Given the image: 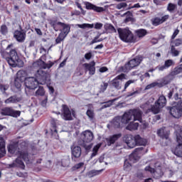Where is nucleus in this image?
<instances>
[{
	"label": "nucleus",
	"instance_id": "f257e3e1",
	"mask_svg": "<svg viewBox=\"0 0 182 182\" xmlns=\"http://www.w3.org/2000/svg\"><path fill=\"white\" fill-rule=\"evenodd\" d=\"M53 66V63H45L43 60H38L32 65V69H39L36 71L35 76L36 80L38 81L40 85H46L50 80L49 73L42 69H50Z\"/></svg>",
	"mask_w": 182,
	"mask_h": 182
},
{
	"label": "nucleus",
	"instance_id": "f03ea898",
	"mask_svg": "<svg viewBox=\"0 0 182 182\" xmlns=\"http://www.w3.org/2000/svg\"><path fill=\"white\" fill-rule=\"evenodd\" d=\"M8 151L11 153V154H17V159L13 161L12 164L9 165L10 168H13L14 167H19V168H22L23 170L25 168V164L21 159H22L24 161H29V156L28 155V152L26 151H18V144L11 143L8 146Z\"/></svg>",
	"mask_w": 182,
	"mask_h": 182
},
{
	"label": "nucleus",
	"instance_id": "7ed1b4c3",
	"mask_svg": "<svg viewBox=\"0 0 182 182\" xmlns=\"http://www.w3.org/2000/svg\"><path fill=\"white\" fill-rule=\"evenodd\" d=\"M153 103H154V98L151 97L145 104L141 105V108L147 110V112H152L154 114H157V113H160V109L166 106L167 100L166 97L161 95L155 102L154 105Z\"/></svg>",
	"mask_w": 182,
	"mask_h": 182
},
{
	"label": "nucleus",
	"instance_id": "20e7f679",
	"mask_svg": "<svg viewBox=\"0 0 182 182\" xmlns=\"http://www.w3.org/2000/svg\"><path fill=\"white\" fill-rule=\"evenodd\" d=\"M143 112L139 109H130L129 112H125L121 117L122 124L126 126L129 122L132 120H138L141 123V116Z\"/></svg>",
	"mask_w": 182,
	"mask_h": 182
},
{
	"label": "nucleus",
	"instance_id": "39448f33",
	"mask_svg": "<svg viewBox=\"0 0 182 182\" xmlns=\"http://www.w3.org/2000/svg\"><path fill=\"white\" fill-rule=\"evenodd\" d=\"M10 58H7V62L9 66H12V68H22L23 66V61L20 59L19 56H18V53H16V50L12 49L9 52Z\"/></svg>",
	"mask_w": 182,
	"mask_h": 182
},
{
	"label": "nucleus",
	"instance_id": "423d86ee",
	"mask_svg": "<svg viewBox=\"0 0 182 182\" xmlns=\"http://www.w3.org/2000/svg\"><path fill=\"white\" fill-rule=\"evenodd\" d=\"M118 35L119 36V39L122 41L123 42H135L134 41V36H133V33H132V31L127 28H119L117 29Z\"/></svg>",
	"mask_w": 182,
	"mask_h": 182
},
{
	"label": "nucleus",
	"instance_id": "0eeeda50",
	"mask_svg": "<svg viewBox=\"0 0 182 182\" xmlns=\"http://www.w3.org/2000/svg\"><path fill=\"white\" fill-rule=\"evenodd\" d=\"M95 139V135L93 132L90 130H85L80 134V140L78 141L79 144L81 146H86V144H89V143H92Z\"/></svg>",
	"mask_w": 182,
	"mask_h": 182
},
{
	"label": "nucleus",
	"instance_id": "6e6552de",
	"mask_svg": "<svg viewBox=\"0 0 182 182\" xmlns=\"http://www.w3.org/2000/svg\"><path fill=\"white\" fill-rule=\"evenodd\" d=\"M141 63V58L136 57L132 60H130L124 67H122V72L127 73L129 72V70H132V69H134V68H136V66H139Z\"/></svg>",
	"mask_w": 182,
	"mask_h": 182
},
{
	"label": "nucleus",
	"instance_id": "1a4fd4ad",
	"mask_svg": "<svg viewBox=\"0 0 182 182\" xmlns=\"http://www.w3.org/2000/svg\"><path fill=\"white\" fill-rule=\"evenodd\" d=\"M40 83L35 77H28L25 80L26 92L28 90H35Z\"/></svg>",
	"mask_w": 182,
	"mask_h": 182
},
{
	"label": "nucleus",
	"instance_id": "9d476101",
	"mask_svg": "<svg viewBox=\"0 0 182 182\" xmlns=\"http://www.w3.org/2000/svg\"><path fill=\"white\" fill-rule=\"evenodd\" d=\"M176 141L178 146L172 149L173 153L178 157H182V129L180 134H176Z\"/></svg>",
	"mask_w": 182,
	"mask_h": 182
},
{
	"label": "nucleus",
	"instance_id": "9b49d317",
	"mask_svg": "<svg viewBox=\"0 0 182 182\" xmlns=\"http://www.w3.org/2000/svg\"><path fill=\"white\" fill-rule=\"evenodd\" d=\"M144 154L143 151V147L136 148L134 151L130 154L129 160L132 163H136V161H139L140 160V157Z\"/></svg>",
	"mask_w": 182,
	"mask_h": 182
},
{
	"label": "nucleus",
	"instance_id": "f8f14e48",
	"mask_svg": "<svg viewBox=\"0 0 182 182\" xmlns=\"http://www.w3.org/2000/svg\"><path fill=\"white\" fill-rule=\"evenodd\" d=\"M1 114L3 116H12V117H19L21 111H15L11 107H6L1 109Z\"/></svg>",
	"mask_w": 182,
	"mask_h": 182
},
{
	"label": "nucleus",
	"instance_id": "ddd939ff",
	"mask_svg": "<svg viewBox=\"0 0 182 182\" xmlns=\"http://www.w3.org/2000/svg\"><path fill=\"white\" fill-rule=\"evenodd\" d=\"M63 119L64 120H72V117L75 116V110L69 109L66 105H63Z\"/></svg>",
	"mask_w": 182,
	"mask_h": 182
},
{
	"label": "nucleus",
	"instance_id": "4468645a",
	"mask_svg": "<svg viewBox=\"0 0 182 182\" xmlns=\"http://www.w3.org/2000/svg\"><path fill=\"white\" fill-rule=\"evenodd\" d=\"M136 136H133V135H125L124 136V141L129 149H134V147H136Z\"/></svg>",
	"mask_w": 182,
	"mask_h": 182
},
{
	"label": "nucleus",
	"instance_id": "2eb2a0df",
	"mask_svg": "<svg viewBox=\"0 0 182 182\" xmlns=\"http://www.w3.org/2000/svg\"><path fill=\"white\" fill-rule=\"evenodd\" d=\"M126 75L124 74H121L118 76H117L112 82V85L115 89H117L118 90L122 89V87L120 86V81L119 80H123V79H125Z\"/></svg>",
	"mask_w": 182,
	"mask_h": 182
},
{
	"label": "nucleus",
	"instance_id": "dca6fc26",
	"mask_svg": "<svg viewBox=\"0 0 182 182\" xmlns=\"http://www.w3.org/2000/svg\"><path fill=\"white\" fill-rule=\"evenodd\" d=\"M71 153L73 157L75 159H79L82 156V148L77 145H73L71 146Z\"/></svg>",
	"mask_w": 182,
	"mask_h": 182
},
{
	"label": "nucleus",
	"instance_id": "f3484780",
	"mask_svg": "<svg viewBox=\"0 0 182 182\" xmlns=\"http://www.w3.org/2000/svg\"><path fill=\"white\" fill-rule=\"evenodd\" d=\"M170 113L173 117H175V119H179V117H181V111L178 107V104L176 106L171 108Z\"/></svg>",
	"mask_w": 182,
	"mask_h": 182
},
{
	"label": "nucleus",
	"instance_id": "a211bd4d",
	"mask_svg": "<svg viewBox=\"0 0 182 182\" xmlns=\"http://www.w3.org/2000/svg\"><path fill=\"white\" fill-rule=\"evenodd\" d=\"M122 137V134H116L106 139V141L108 146H112V144H114L119 139Z\"/></svg>",
	"mask_w": 182,
	"mask_h": 182
},
{
	"label": "nucleus",
	"instance_id": "6ab92c4d",
	"mask_svg": "<svg viewBox=\"0 0 182 182\" xmlns=\"http://www.w3.org/2000/svg\"><path fill=\"white\" fill-rule=\"evenodd\" d=\"M111 126L114 127L115 129H119V127H123L124 126L122 121V118L120 117H116L112 122Z\"/></svg>",
	"mask_w": 182,
	"mask_h": 182
},
{
	"label": "nucleus",
	"instance_id": "aec40b11",
	"mask_svg": "<svg viewBox=\"0 0 182 182\" xmlns=\"http://www.w3.org/2000/svg\"><path fill=\"white\" fill-rule=\"evenodd\" d=\"M158 136L159 137H161V139H166V140H168V134H170V132L167 128L164 127L158 130L157 132Z\"/></svg>",
	"mask_w": 182,
	"mask_h": 182
},
{
	"label": "nucleus",
	"instance_id": "412c9836",
	"mask_svg": "<svg viewBox=\"0 0 182 182\" xmlns=\"http://www.w3.org/2000/svg\"><path fill=\"white\" fill-rule=\"evenodd\" d=\"M96 63L95 61H92L90 63H85L84 66L86 69V70H89L90 75H95L96 72V68H95Z\"/></svg>",
	"mask_w": 182,
	"mask_h": 182
},
{
	"label": "nucleus",
	"instance_id": "4be33fe9",
	"mask_svg": "<svg viewBox=\"0 0 182 182\" xmlns=\"http://www.w3.org/2000/svg\"><path fill=\"white\" fill-rule=\"evenodd\" d=\"M14 38L18 42H23L25 41L26 34L21 31H16L14 32Z\"/></svg>",
	"mask_w": 182,
	"mask_h": 182
},
{
	"label": "nucleus",
	"instance_id": "5701e85b",
	"mask_svg": "<svg viewBox=\"0 0 182 182\" xmlns=\"http://www.w3.org/2000/svg\"><path fill=\"white\" fill-rule=\"evenodd\" d=\"M136 146H146L147 144V140L141 138L140 135H136Z\"/></svg>",
	"mask_w": 182,
	"mask_h": 182
},
{
	"label": "nucleus",
	"instance_id": "b1692460",
	"mask_svg": "<svg viewBox=\"0 0 182 182\" xmlns=\"http://www.w3.org/2000/svg\"><path fill=\"white\" fill-rule=\"evenodd\" d=\"M182 73V64L176 67L170 73L171 76H177V75H180Z\"/></svg>",
	"mask_w": 182,
	"mask_h": 182
},
{
	"label": "nucleus",
	"instance_id": "393cba45",
	"mask_svg": "<svg viewBox=\"0 0 182 182\" xmlns=\"http://www.w3.org/2000/svg\"><path fill=\"white\" fill-rule=\"evenodd\" d=\"M26 71L25 70H19L17 73V77L16 79H18V80H21V82H23V80H26Z\"/></svg>",
	"mask_w": 182,
	"mask_h": 182
},
{
	"label": "nucleus",
	"instance_id": "a878e982",
	"mask_svg": "<svg viewBox=\"0 0 182 182\" xmlns=\"http://www.w3.org/2000/svg\"><path fill=\"white\" fill-rule=\"evenodd\" d=\"M158 18H159L161 22L164 23L166 21H168V18H170V15L164 14V13H159L158 14Z\"/></svg>",
	"mask_w": 182,
	"mask_h": 182
},
{
	"label": "nucleus",
	"instance_id": "bb28decb",
	"mask_svg": "<svg viewBox=\"0 0 182 182\" xmlns=\"http://www.w3.org/2000/svg\"><path fill=\"white\" fill-rule=\"evenodd\" d=\"M139 123L131 122L127 127V130H137Z\"/></svg>",
	"mask_w": 182,
	"mask_h": 182
},
{
	"label": "nucleus",
	"instance_id": "cd10ccee",
	"mask_svg": "<svg viewBox=\"0 0 182 182\" xmlns=\"http://www.w3.org/2000/svg\"><path fill=\"white\" fill-rule=\"evenodd\" d=\"M18 102H21V98L16 97L15 96L11 97L5 100V103H18Z\"/></svg>",
	"mask_w": 182,
	"mask_h": 182
},
{
	"label": "nucleus",
	"instance_id": "c85d7f7f",
	"mask_svg": "<svg viewBox=\"0 0 182 182\" xmlns=\"http://www.w3.org/2000/svg\"><path fill=\"white\" fill-rule=\"evenodd\" d=\"M77 26H78V28H80L81 29H92V28H95V24L82 23L77 24Z\"/></svg>",
	"mask_w": 182,
	"mask_h": 182
},
{
	"label": "nucleus",
	"instance_id": "c756f323",
	"mask_svg": "<svg viewBox=\"0 0 182 182\" xmlns=\"http://www.w3.org/2000/svg\"><path fill=\"white\" fill-rule=\"evenodd\" d=\"M105 169H101V170H92L88 172V176L89 177H95V176H97L102 173Z\"/></svg>",
	"mask_w": 182,
	"mask_h": 182
},
{
	"label": "nucleus",
	"instance_id": "7c9ffc66",
	"mask_svg": "<svg viewBox=\"0 0 182 182\" xmlns=\"http://www.w3.org/2000/svg\"><path fill=\"white\" fill-rule=\"evenodd\" d=\"M151 22L154 26H159V25H161V23H163L160 20V17L158 16L152 18Z\"/></svg>",
	"mask_w": 182,
	"mask_h": 182
},
{
	"label": "nucleus",
	"instance_id": "2f4dec72",
	"mask_svg": "<svg viewBox=\"0 0 182 182\" xmlns=\"http://www.w3.org/2000/svg\"><path fill=\"white\" fill-rule=\"evenodd\" d=\"M70 32V26L68 24H63V30L61 31L62 33L68 36V33Z\"/></svg>",
	"mask_w": 182,
	"mask_h": 182
},
{
	"label": "nucleus",
	"instance_id": "473e14b6",
	"mask_svg": "<svg viewBox=\"0 0 182 182\" xmlns=\"http://www.w3.org/2000/svg\"><path fill=\"white\" fill-rule=\"evenodd\" d=\"M66 36H68L66 34L60 33L55 40L56 43H60L62 41L65 40V38H66Z\"/></svg>",
	"mask_w": 182,
	"mask_h": 182
},
{
	"label": "nucleus",
	"instance_id": "72a5a7b5",
	"mask_svg": "<svg viewBox=\"0 0 182 182\" xmlns=\"http://www.w3.org/2000/svg\"><path fill=\"white\" fill-rule=\"evenodd\" d=\"M45 95V90L43 87H39L38 89L36 91L35 96H44Z\"/></svg>",
	"mask_w": 182,
	"mask_h": 182
},
{
	"label": "nucleus",
	"instance_id": "f704fd0d",
	"mask_svg": "<svg viewBox=\"0 0 182 182\" xmlns=\"http://www.w3.org/2000/svg\"><path fill=\"white\" fill-rule=\"evenodd\" d=\"M69 164H70V159L69 157H65V159H62L61 166H63V167H68Z\"/></svg>",
	"mask_w": 182,
	"mask_h": 182
},
{
	"label": "nucleus",
	"instance_id": "c9c22d12",
	"mask_svg": "<svg viewBox=\"0 0 182 182\" xmlns=\"http://www.w3.org/2000/svg\"><path fill=\"white\" fill-rule=\"evenodd\" d=\"M101 146H102V144H98L95 146H94L91 157H95V156L97 154V151H99V149H100Z\"/></svg>",
	"mask_w": 182,
	"mask_h": 182
},
{
	"label": "nucleus",
	"instance_id": "e433bc0d",
	"mask_svg": "<svg viewBox=\"0 0 182 182\" xmlns=\"http://www.w3.org/2000/svg\"><path fill=\"white\" fill-rule=\"evenodd\" d=\"M136 35L138 38H143V36H146V35H147V31L144 29H140L136 31Z\"/></svg>",
	"mask_w": 182,
	"mask_h": 182
},
{
	"label": "nucleus",
	"instance_id": "4c0bfd02",
	"mask_svg": "<svg viewBox=\"0 0 182 182\" xmlns=\"http://www.w3.org/2000/svg\"><path fill=\"white\" fill-rule=\"evenodd\" d=\"M116 100H117V99H114L105 102V105L102 107V109H106L107 107H110V106H112V105H113L114 102H116Z\"/></svg>",
	"mask_w": 182,
	"mask_h": 182
},
{
	"label": "nucleus",
	"instance_id": "58836bf2",
	"mask_svg": "<svg viewBox=\"0 0 182 182\" xmlns=\"http://www.w3.org/2000/svg\"><path fill=\"white\" fill-rule=\"evenodd\" d=\"M105 29H107V31H109L112 33H116V28H114V26L112 24H106Z\"/></svg>",
	"mask_w": 182,
	"mask_h": 182
},
{
	"label": "nucleus",
	"instance_id": "ea45409f",
	"mask_svg": "<svg viewBox=\"0 0 182 182\" xmlns=\"http://www.w3.org/2000/svg\"><path fill=\"white\" fill-rule=\"evenodd\" d=\"M165 65V68H166V69H168V68H170L171 66H173V65H175V63L173 60H166L164 63Z\"/></svg>",
	"mask_w": 182,
	"mask_h": 182
},
{
	"label": "nucleus",
	"instance_id": "a19ab883",
	"mask_svg": "<svg viewBox=\"0 0 182 182\" xmlns=\"http://www.w3.org/2000/svg\"><path fill=\"white\" fill-rule=\"evenodd\" d=\"M86 114L87 116H88L90 120H93V119L95 118V112L92 109H87Z\"/></svg>",
	"mask_w": 182,
	"mask_h": 182
},
{
	"label": "nucleus",
	"instance_id": "79ce46f5",
	"mask_svg": "<svg viewBox=\"0 0 182 182\" xmlns=\"http://www.w3.org/2000/svg\"><path fill=\"white\" fill-rule=\"evenodd\" d=\"M56 123H58V120L55 119H51V124L53 126V129H51V131L55 132V133H58V129H56Z\"/></svg>",
	"mask_w": 182,
	"mask_h": 182
},
{
	"label": "nucleus",
	"instance_id": "37998d69",
	"mask_svg": "<svg viewBox=\"0 0 182 182\" xmlns=\"http://www.w3.org/2000/svg\"><path fill=\"white\" fill-rule=\"evenodd\" d=\"M14 86L16 87V89H19L22 87V81L18 80V78H16L14 80Z\"/></svg>",
	"mask_w": 182,
	"mask_h": 182
},
{
	"label": "nucleus",
	"instance_id": "c03bdc74",
	"mask_svg": "<svg viewBox=\"0 0 182 182\" xmlns=\"http://www.w3.org/2000/svg\"><path fill=\"white\" fill-rule=\"evenodd\" d=\"M156 86H159V82H152L148 85L146 86L145 90H149L150 89H153V87H156Z\"/></svg>",
	"mask_w": 182,
	"mask_h": 182
},
{
	"label": "nucleus",
	"instance_id": "a18cd8bd",
	"mask_svg": "<svg viewBox=\"0 0 182 182\" xmlns=\"http://www.w3.org/2000/svg\"><path fill=\"white\" fill-rule=\"evenodd\" d=\"M16 176L21 177V178H26L28 177V173L26 172H16Z\"/></svg>",
	"mask_w": 182,
	"mask_h": 182
},
{
	"label": "nucleus",
	"instance_id": "49530a36",
	"mask_svg": "<svg viewBox=\"0 0 182 182\" xmlns=\"http://www.w3.org/2000/svg\"><path fill=\"white\" fill-rule=\"evenodd\" d=\"M117 9H124L127 8V4L126 3H119L116 6Z\"/></svg>",
	"mask_w": 182,
	"mask_h": 182
},
{
	"label": "nucleus",
	"instance_id": "de8ad7c7",
	"mask_svg": "<svg viewBox=\"0 0 182 182\" xmlns=\"http://www.w3.org/2000/svg\"><path fill=\"white\" fill-rule=\"evenodd\" d=\"M171 52L173 56H178V55L180 54V51L176 50V48H174V46H172L171 48Z\"/></svg>",
	"mask_w": 182,
	"mask_h": 182
},
{
	"label": "nucleus",
	"instance_id": "09e8293b",
	"mask_svg": "<svg viewBox=\"0 0 182 182\" xmlns=\"http://www.w3.org/2000/svg\"><path fill=\"white\" fill-rule=\"evenodd\" d=\"M174 9H176V5L170 3V4L168 5L167 10H168L169 12H173V11H174Z\"/></svg>",
	"mask_w": 182,
	"mask_h": 182
},
{
	"label": "nucleus",
	"instance_id": "8fccbe9b",
	"mask_svg": "<svg viewBox=\"0 0 182 182\" xmlns=\"http://www.w3.org/2000/svg\"><path fill=\"white\" fill-rule=\"evenodd\" d=\"M1 32L3 35H6V33H8V27H6V26L5 25L1 26Z\"/></svg>",
	"mask_w": 182,
	"mask_h": 182
},
{
	"label": "nucleus",
	"instance_id": "3c124183",
	"mask_svg": "<svg viewBox=\"0 0 182 182\" xmlns=\"http://www.w3.org/2000/svg\"><path fill=\"white\" fill-rule=\"evenodd\" d=\"M137 95H139V92L137 90H136L132 92H128L127 97H131L132 96L134 97L137 96Z\"/></svg>",
	"mask_w": 182,
	"mask_h": 182
},
{
	"label": "nucleus",
	"instance_id": "603ef678",
	"mask_svg": "<svg viewBox=\"0 0 182 182\" xmlns=\"http://www.w3.org/2000/svg\"><path fill=\"white\" fill-rule=\"evenodd\" d=\"M134 83V80H128L124 85V89L128 88L132 84Z\"/></svg>",
	"mask_w": 182,
	"mask_h": 182
},
{
	"label": "nucleus",
	"instance_id": "864d4df0",
	"mask_svg": "<svg viewBox=\"0 0 182 182\" xmlns=\"http://www.w3.org/2000/svg\"><path fill=\"white\" fill-rule=\"evenodd\" d=\"M131 167H132V164H130V163H129L127 161H125L124 164V170L127 171Z\"/></svg>",
	"mask_w": 182,
	"mask_h": 182
},
{
	"label": "nucleus",
	"instance_id": "5fc2aeb1",
	"mask_svg": "<svg viewBox=\"0 0 182 182\" xmlns=\"http://www.w3.org/2000/svg\"><path fill=\"white\" fill-rule=\"evenodd\" d=\"M95 29L100 30L103 28V23H96L94 26Z\"/></svg>",
	"mask_w": 182,
	"mask_h": 182
},
{
	"label": "nucleus",
	"instance_id": "6e6d98bb",
	"mask_svg": "<svg viewBox=\"0 0 182 182\" xmlns=\"http://www.w3.org/2000/svg\"><path fill=\"white\" fill-rule=\"evenodd\" d=\"M92 10L95 11L96 12H103V11H105L103 7H99L96 6H94V9H92Z\"/></svg>",
	"mask_w": 182,
	"mask_h": 182
},
{
	"label": "nucleus",
	"instance_id": "4d7b16f0",
	"mask_svg": "<svg viewBox=\"0 0 182 182\" xmlns=\"http://www.w3.org/2000/svg\"><path fill=\"white\" fill-rule=\"evenodd\" d=\"M102 41H103V38L98 39V37H95L91 42V45H93V43H97L98 42H102Z\"/></svg>",
	"mask_w": 182,
	"mask_h": 182
},
{
	"label": "nucleus",
	"instance_id": "13d9d810",
	"mask_svg": "<svg viewBox=\"0 0 182 182\" xmlns=\"http://www.w3.org/2000/svg\"><path fill=\"white\" fill-rule=\"evenodd\" d=\"M9 87V86L8 85H0V90H1V92L8 90Z\"/></svg>",
	"mask_w": 182,
	"mask_h": 182
},
{
	"label": "nucleus",
	"instance_id": "bf43d9fd",
	"mask_svg": "<svg viewBox=\"0 0 182 182\" xmlns=\"http://www.w3.org/2000/svg\"><path fill=\"white\" fill-rule=\"evenodd\" d=\"M156 69H158V70H159V72H163V70H166V69H167V68L166 67L165 64L164 65H159L158 67H156Z\"/></svg>",
	"mask_w": 182,
	"mask_h": 182
},
{
	"label": "nucleus",
	"instance_id": "052dcab7",
	"mask_svg": "<svg viewBox=\"0 0 182 182\" xmlns=\"http://www.w3.org/2000/svg\"><path fill=\"white\" fill-rule=\"evenodd\" d=\"M85 6H86L87 9H93L95 8V5H93L89 2L85 3Z\"/></svg>",
	"mask_w": 182,
	"mask_h": 182
},
{
	"label": "nucleus",
	"instance_id": "680f3d73",
	"mask_svg": "<svg viewBox=\"0 0 182 182\" xmlns=\"http://www.w3.org/2000/svg\"><path fill=\"white\" fill-rule=\"evenodd\" d=\"M145 171H149L150 173H155V172H156V171L154 170V168H151V167H150V166H146V167L145 168Z\"/></svg>",
	"mask_w": 182,
	"mask_h": 182
},
{
	"label": "nucleus",
	"instance_id": "e2e57ef3",
	"mask_svg": "<svg viewBox=\"0 0 182 182\" xmlns=\"http://www.w3.org/2000/svg\"><path fill=\"white\" fill-rule=\"evenodd\" d=\"M107 70H109L107 67H102L99 69V72H100V73H105V72H107Z\"/></svg>",
	"mask_w": 182,
	"mask_h": 182
},
{
	"label": "nucleus",
	"instance_id": "0e129e2a",
	"mask_svg": "<svg viewBox=\"0 0 182 182\" xmlns=\"http://www.w3.org/2000/svg\"><path fill=\"white\" fill-rule=\"evenodd\" d=\"M179 32L180 31H178V29L175 30L172 36H171V39H174L176 38V36H177L178 35Z\"/></svg>",
	"mask_w": 182,
	"mask_h": 182
},
{
	"label": "nucleus",
	"instance_id": "69168bd1",
	"mask_svg": "<svg viewBox=\"0 0 182 182\" xmlns=\"http://www.w3.org/2000/svg\"><path fill=\"white\" fill-rule=\"evenodd\" d=\"M85 59H87V60H89L92 58V53H87L85 55Z\"/></svg>",
	"mask_w": 182,
	"mask_h": 182
},
{
	"label": "nucleus",
	"instance_id": "338daca9",
	"mask_svg": "<svg viewBox=\"0 0 182 182\" xmlns=\"http://www.w3.org/2000/svg\"><path fill=\"white\" fill-rule=\"evenodd\" d=\"M177 105L178 107H179V109L181 110V113H182V100L178 101Z\"/></svg>",
	"mask_w": 182,
	"mask_h": 182
},
{
	"label": "nucleus",
	"instance_id": "774afa93",
	"mask_svg": "<svg viewBox=\"0 0 182 182\" xmlns=\"http://www.w3.org/2000/svg\"><path fill=\"white\" fill-rule=\"evenodd\" d=\"M35 31H36L37 35L42 36V31H41L40 28H35Z\"/></svg>",
	"mask_w": 182,
	"mask_h": 182
}]
</instances>
